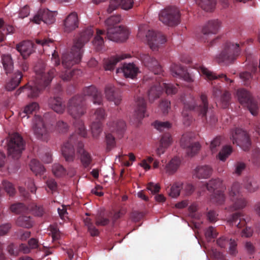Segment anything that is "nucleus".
Returning a JSON list of instances; mask_svg holds the SVG:
<instances>
[{
  "mask_svg": "<svg viewBox=\"0 0 260 260\" xmlns=\"http://www.w3.org/2000/svg\"><path fill=\"white\" fill-rule=\"evenodd\" d=\"M104 117V111L102 109H98L97 110L94 114L92 115V118L98 120V121L100 120Z\"/></svg>",
  "mask_w": 260,
  "mask_h": 260,
  "instance_id": "e2e57ef3",
  "label": "nucleus"
},
{
  "mask_svg": "<svg viewBox=\"0 0 260 260\" xmlns=\"http://www.w3.org/2000/svg\"><path fill=\"white\" fill-rule=\"evenodd\" d=\"M109 125L112 127V131L119 132L123 131L125 127V122L120 120L117 122H114L112 123H109Z\"/></svg>",
  "mask_w": 260,
  "mask_h": 260,
  "instance_id": "49530a36",
  "label": "nucleus"
},
{
  "mask_svg": "<svg viewBox=\"0 0 260 260\" xmlns=\"http://www.w3.org/2000/svg\"><path fill=\"white\" fill-rule=\"evenodd\" d=\"M92 35V30L87 29L83 32L79 40L75 42L70 54L63 57L62 63L64 67H70L80 61L82 54V48Z\"/></svg>",
  "mask_w": 260,
  "mask_h": 260,
  "instance_id": "f257e3e1",
  "label": "nucleus"
},
{
  "mask_svg": "<svg viewBox=\"0 0 260 260\" xmlns=\"http://www.w3.org/2000/svg\"><path fill=\"white\" fill-rule=\"evenodd\" d=\"M145 64L155 74H158L161 72V68L157 60L149 56H147L145 59Z\"/></svg>",
  "mask_w": 260,
  "mask_h": 260,
  "instance_id": "393cba45",
  "label": "nucleus"
},
{
  "mask_svg": "<svg viewBox=\"0 0 260 260\" xmlns=\"http://www.w3.org/2000/svg\"><path fill=\"white\" fill-rule=\"evenodd\" d=\"M201 100L202 102L203 106L196 107V102L194 99H191L187 104L185 105V109L190 110H197L199 115L204 116L206 115L207 109L208 104L207 102V97L205 95H202L201 96Z\"/></svg>",
  "mask_w": 260,
  "mask_h": 260,
  "instance_id": "ddd939ff",
  "label": "nucleus"
},
{
  "mask_svg": "<svg viewBox=\"0 0 260 260\" xmlns=\"http://www.w3.org/2000/svg\"><path fill=\"white\" fill-rule=\"evenodd\" d=\"M31 170L36 174L43 172L45 170L44 167L37 160H32L30 164Z\"/></svg>",
  "mask_w": 260,
  "mask_h": 260,
  "instance_id": "4c0bfd02",
  "label": "nucleus"
},
{
  "mask_svg": "<svg viewBox=\"0 0 260 260\" xmlns=\"http://www.w3.org/2000/svg\"><path fill=\"white\" fill-rule=\"evenodd\" d=\"M125 57H116L113 60L109 61L108 63L105 65V68L106 70H112L114 66L120 60L125 58Z\"/></svg>",
  "mask_w": 260,
  "mask_h": 260,
  "instance_id": "5fc2aeb1",
  "label": "nucleus"
},
{
  "mask_svg": "<svg viewBox=\"0 0 260 260\" xmlns=\"http://www.w3.org/2000/svg\"><path fill=\"white\" fill-rule=\"evenodd\" d=\"M39 109V106L38 103L35 102L31 103L24 107L23 111L19 114L20 117L22 119L24 118H28L29 114L37 111Z\"/></svg>",
  "mask_w": 260,
  "mask_h": 260,
  "instance_id": "a878e982",
  "label": "nucleus"
},
{
  "mask_svg": "<svg viewBox=\"0 0 260 260\" xmlns=\"http://www.w3.org/2000/svg\"><path fill=\"white\" fill-rule=\"evenodd\" d=\"M83 100L82 97L76 96L70 101L69 112L74 118H80L85 112V108L83 103Z\"/></svg>",
  "mask_w": 260,
  "mask_h": 260,
  "instance_id": "423d86ee",
  "label": "nucleus"
},
{
  "mask_svg": "<svg viewBox=\"0 0 260 260\" xmlns=\"http://www.w3.org/2000/svg\"><path fill=\"white\" fill-rule=\"evenodd\" d=\"M220 27L219 21L216 20L209 22L203 29V33L204 35L208 34H216Z\"/></svg>",
  "mask_w": 260,
  "mask_h": 260,
  "instance_id": "bb28decb",
  "label": "nucleus"
},
{
  "mask_svg": "<svg viewBox=\"0 0 260 260\" xmlns=\"http://www.w3.org/2000/svg\"><path fill=\"white\" fill-rule=\"evenodd\" d=\"M230 98V94L228 92L224 93L222 98L218 102V103L223 108H225L228 106V102Z\"/></svg>",
  "mask_w": 260,
  "mask_h": 260,
  "instance_id": "603ef678",
  "label": "nucleus"
},
{
  "mask_svg": "<svg viewBox=\"0 0 260 260\" xmlns=\"http://www.w3.org/2000/svg\"><path fill=\"white\" fill-rule=\"evenodd\" d=\"M2 62L6 74L11 73L14 68L13 61L10 55L2 56Z\"/></svg>",
  "mask_w": 260,
  "mask_h": 260,
  "instance_id": "2f4dec72",
  "label": "nucleus"
},
{
  "mask_svg": "<svg viewBox=\"0 0 260 260\" xmlns=\"http://www.w3.org/2000/svg\"><path fill=\"white\" fill-rule=\"evenodd\" d=\"M78 27V17L75 12L70 14L64 21V31L70 32Z\"/></svg>",
  "mask_w": 260,
  "mask_h": 260,
  "instance_id": "dca6fc26",
  "label": "nucleus"
},
{
  "mask_svg": "<svg viewBox=\"0 0 260 260\" xmlns=\"http://www.w3.org/2000/svg\"><path fill=\"white\" fill-rule=\"evenodd\" d=\"M147 188L152 193H155L159 191L160 186L158 184H155L154 183L150 182L148 184Z\"/></svg>",
  "mask_w": 260,
  "mask_h": 260,
  "instance_id": "bf43d9fd",
  "label": "nucleus"
},
{
  "mask_svg": "<svg viewBox=\"0 0 260 260\" xmlns=\"http://www.w3.org/2000/svg\"><path fill=\"white\" fill-rule=\"evenodd\" d=\"M137 36L142 41L147 42L152 51H157L167 41L166 37L161 33L152 30L147 31L145 25L139 27Z\"/></svg>",
  "mask_w": 260,
  "mask_h": 260,
  "instance_id": "7ed1b4c3",
  "label": "nucleus"
},
{
  "mask_svg": "<svg viewBox=\"0 0 260 260\" xmlns=\"http://www.w3.org/2000/svg\"><path fill=\"white\" fill-rule=\"evenodd\" d=\"M231 139L232 140L233 143H236L241 146L244 143H248V138L246 133L239 128H237L231 132Z\"/></svg>",
  "mask_w": 260,
  "mask_h": 260,
  "instance_id": "2eb2a0df",
  "label": "nucleus"
},
{
  "mask_svg": "<svg viewBox=\"0 0 260 260\" xmlns=\"http://www.w3.org/2000/svg\"><path fill=\"white\" fill-rule=\"evenodd\" d=\"M3 186L6 191L10 195H13L15 193V189L13 187V185L10 182L6 181H4Z\"/></svg>",
  "mask_w": 260,
  "mask_h": 260,
  "instance_id": "4d7b16f0",
  "label": "nucleus"
},
{
  "mask_svg": "<svg viewBox=\"0 0 260 260\" xmlns=\"http://www.w3.org/2000/svg\"><path fill=\"white\" fill-rule=\"evenodd\" d=\"M91 132L94 137L96 138L101 133V124L99 121L94 122L92 123Z\"/></svg>",
  "mask_w": 260,
  "mask_h": 260,
  "instance_id": "de8ad7c7",
  "label": "nucleus"
},
{
  "mask_svg": "<svg viewBox=\"0 0 260 260\" xmlns=\"http://www.w3.org/2000/svg\"><path fill=\"white\" fill-rule=\"evenodd\" d=\"M221 143L219 138H215L211 142L210 149L212 153H215L218 150Z\"/></svg>",
  "mask_w": 260,
  "mask_h": 260,
  "instance_id": "8fccbe9b",
  "label": "nucleus"
},
{
  "mask_svg": "<svg viewBox=\"0 0 260 260\" xmlns=\"http://www.w3.org/2000/svg\"><path fill=\"white\" fill-rule=\"evenodd\" d=\"M58 212L60 218L63 220L68 219L67 208L65 206H62V208H58Z\"/></svg>",
  "mask_w": 260,
  "mask_h": 260,
  "instance_id": "0e129e2a",
  "label": "nucleus"
},
{
  "mask_svg": "<svg viewBox=\"0 0 260 260\" xmlns=\"http://www.w3.org/2000/svg\"><path fill=\"white\" fill-rule=\"evenodd\" d=\"M212 169L208 165L199 166L194 171V176L200 179L207 178L211 175Z\"/></svg>",
  "mask_w": 260,
  "mask_h": 260,
  "instance_id": "5701e85b",
  "label": "nucleus"
},
{
  "mask_svg": "<svg viewBox=\"0 0 260 260\" xmlns=\"http://www.w3.org/2000/svg\"><path fill=\"white\" fill-rule=\"evenodd\" d=\"M22 76L20 72H16L12 79L7 84L6 86L7 90L11 91L14 89L20 83Z\"/></svg>",
  "mask_w": 260,
  "mask_h": 260,
  "instance_id": "c85d7f7f",
  "label": "nucleus"
},
{
  "mask_svg": "<svg viewBox=\"0 0 260 260\" xmlns=\"http://www.w3.org/2000/svg\"><path fill=\"white\" fill-rule=\"evenodd\" d=\"M109 223V219L104 216L99 215L96 217L95 223L98 226H105Z\"/></svg>",
  "mask_w": 260,
  "mask_h": 260,
  "instance_id": "864d4df0",
  "label": "nucleus"
},
{
  "mask_svg": "<svg viewBox=\"0 0 260 260\" xmlns=\"http://www.w3.org/2000/svg\"><path fill=\"white\" fill-rule=\"evenodd\" d=\"M161 93V89L158 87H153L149 91L148 97L150 101H153L157 98Z\"/></svg>",
  "mask_w": 260,
  "mask_h": 260,
  "instance_id": "c03bdc74",
  "label": "nucleus"
},
{
  "mask_svg": "<svg viewBox=\"0 0 260 260\" xmlns=\"http://www.w3.org/2000/svg\"><path fill=\"white\" fill-rule=\"evenodd\" d=\"M248 108L252 115H255L257 113L258 106L257 104L252 100H251L247 104Z\"/></svg>",
  "mask_w": 260,
  "mask_h": 260,
  "instance_id": "3c124183",
  "label": "nucleus"
},
{
  "mask_svg": "<svg viewBox=\"0 0 260 260\" xmlns=\"http://www.w3.org/2000/svg\"><path fill=\"white\" fill-rule=\"evenodd\" d=\"M145 103L143 98H140L137 102L135 114L138 118H143L145 116Z\"/></svg>",
  "mask_w": 260,
  "mask_h": 260,
  "instance_id": "473e14b6",
  "label": "nucleus"
},
{
  "mask_svg": "<svg viewBox=\"0 0 260 260\" xmlns=\"http://www.w3.org/2000/svg\"><path fill=\"white\" fill-rule=\"evenodd\" d=\"M171 74L176 78H182L188 82L192 81V78L181 66L174 64L171 67Z\"/></svg>",
  "mask_w": 260,
  "mask_h": 260,
  "instance_id": "a211bd4d",
  "label": "nucleus"
},
{
  "mask_svg": "<svg viewBox=\"0 0 260 260\" xmlns=\"http://www.w3.org/2000/svg\"><path fill=\"white\" fill-rule=\"evenodd\" d=\"M133 5V0H111L107 11L109 13H112L119 6L122 9L127 10L131 9Z\"/></svg>",
  "mask_w": 260,
  "mask_h": 260,
  "instance_id": "f3484780",
  "label": "nucleus"
},
{
  "mask_svg": "<svg viewBox=\"0 0 260 260\" xmlns=\"http://www.w3.org/2000/svg\"><path fill=\"white\" fill-rule=\"evenodd\" d=\"M83 144H80V148L78 150L79 153L80 154V160L83 165L85 167L88 166L91 161V158L90 154L82 149Z\"/></svg>",
  "mask_w": 260,
  "mask_h": 260,
  "instance_id": "f704fd0d",
  "label": "nucleus"
},
{
  "mask_svg": "<svg viewBox=\"0 0 260 260\" xmlns=\"http://www.w3.org/2000/svg\"><path fill=\"white\" fill-rule=\"evenodd\" d=\"M171 137L169 134H166L162 136L160 140V143L162 146L168 148L172 144Z\"/></svg>",
  "mask_w": 260,
  "mask_h": 260,
  "instance_id": "6e6d98bb",
  "label": "nucleus"
},
{
  "mask_svg": "<svg viewBox=\"0 0 260 260\" xmlns=\"http://www.w3.org/2000/svg\"><path fill=\"white\" fill-rule=\"evenodd\" d=\"M179 16L178 10L174 7H169L161 10L159 15L160 20L169 25L177 24Z\"/></svg>",
  "mask_w": 260,
  "mask_h": 260,
  "instance_id": "6e6552de",
  "label": "nucleus"
},
{
  "mask_svg": "<svg viewBox=\"0 0 260 260\" xmlns=\"http://www.w3.org/2000/svg\"><path fill=\"white\" fill-rule=\"evenodd\" d=\"M183 188L181 183H176L171 188L169 195L173 198H177L180 194L181 189Z\"/></svg>",
  "mask_w": 260,
  "mask_h": 260,
  "instance_id": "ea45409f",
  "label": "nucleus"
},
{
  "mask_svg": "<svg viewBox=\"0 0 260 260\" xmlns=\"http://www.w3.org/2000/svg\"><path fill=\"white\" fill-rule=\"evenodd\" d=\"M199 72L200 74L205 75L206 77L209 80H213L218 78V77L216 75H215V74L209 71L207 68H206L204 66H201L200 67ZM222 77L224 78L225 81L232 82V80L228 78L225 75L222 74L221 75L218 76L219 78H221Z\"/></svg>",
  "mask_w": 260,
  "mask_h": 260,
  "instance_id": "cd10ccee",
  "label": "nucleus"
},
{
  "mask_svg": "<svg viewBox=\"0 0 260 260\" xmlns=\"http://www.w3.org/2000/svg\"><path fill=\"white\" fill-rule=\"evenodd\" d=\"M105 94L107 99L114 102L115 105H118L121 101V96L115 91L112 85H108L105 88Z\"/></svg>",
  "mask_w": 260,
  "mask_h": 260,
  "instance_id": "4be33fe9",
  "label": "nucleus"
},
{
  "mask_svg": "<svg viewBox=\"0 0 260 260\" xmlns=\"http://www.w3.org/2000/svg\"><path fill=\"white\" fill-rule=\"evenodd\" d=\"M36 42L38 44H40L42 45L43 47H45L49 46V44H52L53 43L52 41L50 39H43V40H39L37 39L36 40Z\"/></svg>",
  "mask_w": 260,
  "mask_h": 260,
  "instance_id": "69168bd1",
  "label": "nucleus"
},
{
  "mask_svg": "<svg viewBox=\"0 0 260 260\" xmlns=\"http://www.w3.org/2000/svg\"><path fill=\"white\" fill-rule=\"evenodd\" d=\"M104 31L102 30L97 29L96 36L94 38L93 41V44L96 50H100L103 48L104 45V40L101 37V35L103 34Z\"/></svg>",
  "mask_w": 260,
  "mask_h": 260,
  "instance_id": "c9c22d12",
  "label": "nucleus"
},
{
  "mask_svg": "<svg viewBox=\"0 0 260 260\" xmlns=\"http://www.w3.org/2000/svg\"><path fill=\"white\" fill-rule=\"evenodd\" d=\"M237 95L239 102L242 104H248L252 100L250 94L247 91L243 89L237 91Z\"/></svg>",
  "mask_w": 260,
  "mask_h": 260,
  "instance_id": "72a5a7b5",
  "label": "nucleus"
},
{
  "mask_svg": "<svg viewBox=\"0 0 260 260\" xmlns=\"http://www.w3.org/2000/svg\"><path fill=\"white\" fill-rule=\"evenodd\" d=\"M153 126L155 128H156L158 131H162L166 128L171 127V124L168 121H155L153 123Z\"/></svg>",
  "mask_w": 260,
  "mask_h": 260,
  "instance_id": "09e8293b",
  "label": "nucleus"
},
{
  "mask_svg": "<svg viewBox=\"0 0 260 260\" xmlns=\"http://www.w3.org/2000/svg\"><path fill=\"white\" fill-rule=\"evenodd\" d=\"M208 190H216L214 196V201L221 204L224 201L223 190L225 189L222 181L219 179H212L209 181L206 186Z\"/></svg>",
  "mask_w": 260,
  "mask_h": 260,
  "instance_id": "0eeeda50",
  "label": "nucleus"
},
{
  "mask_svg": "<svg viewBox=\"0 0 260 260\" xmlns=\"http://www.w3.org/2000/svg\"><path fill=\"white\" fill-rule=\"evenodd\" d=\"M18 225L26 228H29L32 225V223L29 217L26 216H20L17 220Z\"/></svg>",
  "mask_w": 260,
  "mask_h": 260,
  "instance_id": "37998d69",
  "label": "nucleus"
},
{
  "mask_svg": "<svg viewBox=\"0 0 260 260\" xmlns=\"http://www.w3.org/2000/svg\"><path fill=\"white\" fill-rule=\"evenodd\" d=\"M181 146L185 149L187 154L190 156L197 154L201 148L200 144L198 142L194 141L192 137L188 134L182 136Z\"/></svg>",
  "mask_w": 260,
  "mask_h": 260,
  "instance_id": "1a4fd4ad",
  "label": "nucleus"
},
{
  "mask_svg": "<svg viewBox=\"0 0 260 260\" xmlns=\"http://www.w3.org/2000/svg\"><path fill=\"white\" fill-rule=\"evenodd\" d=\"M75 141V137L72 136L62 146L61 152L66 161H71L74 159L73 143H74Z\"/></svg>",
  "mask_w": 260,
  "mask_h": 260,
  "instance_id": "f8f14e48",
  "label": "nucleus"
},
{
  "mask_svg": "<svg viewBox=\"0 0 260 260\" xmlns=\"http://www.w3.org/2000/svg\"><path fill=\"white\" fill-rule=\"evenodd\" d=\"M44 87L42 85L38 84L36 83H32L31 85H26L24 87L17 90V92H21L22 91L24 92L28 97L35 98L38 96L41 90Z\"/></svg>",
  "mask_w": 260,
  "mask_h": 260,
  "instance_id": "4468645a",
  "label": "nucleus"
},
{
  "mask_svg": "<svg viewBox=\"0 0 260 260\" xmlns=\"http://www.w3.org/2000/svg\"><path fill=\"white\" fill-rule=\"evenodd\" d=\"M52 172L57 177H62L67 174L66 170L63 167L58 164H55L52 167Z\"/></svg>",
  "mask_w": 260,
  "mask_h": 260,
  "instance_id": "a19ab883",
  "label": "nucleus"
},
{
  "mask_svg": "<svg viewBox=\"0 0 260 260\" xmlns=\"http://www.w3.org/2000/svg\"><path fill=\"white\" fill-rule=\"evenodd\" d=\"M35 71L38 76V78H39L40 76H41L40 81L36 83L42 85L43 87H45L50 83L55 74L54 69H51L47 73L42 75L43 73L42 71H39L37 66L35 67Z\"/></svg>",
  "mask_w": 260,
  "mask_h": 260,
  "instance_id": "6ab92c4d",
  "label": "nucleus"
},
{
  "mask_svg": "<svg viewBox=\"0 0 260 260\" xmlns=\"http://www.w3.org/2000/svg\"><path fill=\"white\" fill-rule=\"evenodd\" d=\"M49 104L51 108L56 113H61L64 110L65 106L62 104L61 99L58 97L50 98Z\"/></svg>",
  "mask_w": 260,
  "mask_h": 260,
  "instance_id": "b1692460",
  "label": "nucleus"
},
{
  "mask_svg": "<svg viewBox=\"0 0 260 260\" xmlns=\"http://www.w3.org/2000/svg\"><path fill=\"white\" fill-rule=\"evenodd\" d=\"M11 210L14 213H18L24 210V206L21 203L12 205L11 207Z\"/></svg>",
  "mask_w": 260,
  "mask_h": 260,
  "instance_id": "052dcab7",
  "label": "nucleus"
},
{
  "mask_svg": "<svg viewBox=\"0 0 260 260\" xmlns=\"http://www.w3.org/2000/svg\"><path fill=\"white\" fill-rule=\"evenodd\" d=\"M121 20L120 15H113L105 21L107 27V38L109 40L116 42L125 41L128 38L130 32L120 25H117Z\"/></svg>",
  "mask_w": 260,
  "mask_h": 260,
  "instance_id": "f03ea898",
  "label": "nucleus"
},
{
  "mask_svg": "<svg viewBox=\"0 0 260 260\" xmlns=\"http://www.w3.org/2000/svg\"><path fill=\"white\" fill-rule=\"evenodd\" d=\"M138 72V69L134 63H128L124 64L121 68H118L116 70V73H122L123 75L126 78H133Z\"/></svg>",
  "mask_w": 260,
  "mask_h": 260,
  "instance_id": "aec40b11",
  "label": "nucleus"
},
{
  "mask_svg": "<svg viewBox=\"0 0 260 260\" xmlns=\"http://www.w3.org/2000/svg\"><path fill=\"white\" fill-rule=\"evenodd\" d=\"M14 31V28L12 26L9 25H4V22L2 19H0V42L4 40L5 37Z\"/></svg>",
  "mask_w": 260,
  "mask_h": 260,
  "instance_id": "7c9ffc66",
  "label": "nucleus"
},
{
  "mask_svg": "<svg viewBox=\"0 0 260 260\" xmlns=\"http://www.w3.org/2000/svg\"><path fill=\"white\" fill-rule=\"evenodd\" d=\"M56 15V11L41 9L35 15L32 20L37 24H40L41 21L46 24H52L55 21Z\"/></svg>",
  "mask_w": 260,
  "mask_h": 260,
  "instance_id": "9d476101",
  "label": "nucleus"
},
{
  "mask_svg": "<svg viewBox=\"0 0 260 260\" xmlns=\"http://www.w3.org/2000/svg\"><path fill=\"white\" fill-rule=\"evenodd\" d=\"M180 159L178 157L172 158L166 166V171L168 174L174 173L179 168L180 165Z\"/></svg>",
  "mask_w": 260,
  "mask_h": 260,
  "instance_id": "c756f323",
  "label": "nucleus"
},
{
  "mask_svg": "<svg viewBox=\"0 0 260 260\" xmlns=\"http://www.w3.org/2000/svg\"><path fill=\"white\" fill-rule=\"evenodd\" d=\"M200 5L205 11H210L214 8L215 3L214 0H201Z\"/></svg>",
  "mask_w": 260,
  "mask_h": 260,
  "instance_id": "79ce46f5",
  "label": "nucleus"
},
{
  "mask_svg": "<svg viewBox=\"0 0 260 260\" xmlns=\"http://www.w3.org/2000/svg\"><path fill=\"white\" fill-rule=\"evenodd\" d=\"M246 205V201L242 198L238 199L236 203H235V205L234 208L235 210L240 209L244 208Z\"/></svg>",
  "mask_w": 260,
  "mask_h": 260,
  "instance_id": "680f3d73",
  "label": "nucleus"
},
{
  "mask_svg": "<svg viewBox=\"0 0 260 260\" xmlns=\"http://www.w3.org/2000/svg\"><path fill=\"white\" fill-rule=\"evenodd\" d=\"M163 84L165 88L166 89V93L168 94H173L177 92V88L173 85L167 83H164Z\"/></svg>",
  "mask_w": 260,
  "mask_h": 260,
  "instance_id": "13d9d810",
  "label": "nucleus"
},
{
  "mask_svg": "<svg viewBox=\"0 0 260 260\" xmlns=\"http://www.w3.org/2000/svg\"><path fill=\"white\" fill-rule=\"evenodd\" d=\"M170 102L166 101L162 102L159 105L160 108L162 111V112L165 113H167L168 111V109L170 108Z\"/></svg>",
  "mask_w": 260,
  "mask_h": 260,
  "instance_id": "338daca9",
  "label": "nucleus"
},
{
  "mask_svg": "<svg viewBox=\"0 0 260 260\" xmlns=\"http://www.w3.org/2000/svg\"><path fill=\"white\" fill-rule=\"evenodd\" d=\"M239 187L238 185L235 184L233 185L229 192L230 196L233 197L237 196L239 193Z\"/></svg>",
  "mask_w": 260,
  "mask_h": 260,
  "instance_id": "774afa93",
  "label": "nucleus"
},
{
  "mask_svg": "<svg viewBox=\"0 0 260 260\" xmlns=\"http://www.w3.org/2000/svg\"><path fill=\"white\" fill-rule=\"evenodd\" d=\"M32 129L37 139L42 141L48 139V132L41 117L35 116L32 122Z\"/></svg>",
  "mask_w": 260,
  "mask_h": 260,
  "instance_id": "9b49d317",
  "label": "nucleus"
},
{
  "mask_svg": "<svg viewBox=\"0 0 260 260\" xmlns=\"http://www.w3.org/2000/svg\"><path fill=\"white\" fill-rule=\"evenodd\" d=\"M88 95L92 96L93 102L94 104H100L101 102V95L98 92L96 89L94 87H90L88 88Z\"/></svg>",
  "mask_w": 260,
  "mask_h": 260,
  "instance_id": "58836bf2",
  "label": "nucleus"
},
{
  "mask_svg": "<svg viewBox=\"0 0 260 260\" xmlns=\"http://www.w3.org/2000/svg\"><path fill=\"white\" fill-rule=\"evenodd\" d=\"M17 49L23 58L27 57L33 52V44L30 41H24L17 45Z\"/></svg>",
  "mask_w": 260,
  "mask_h": 260,
  "instance_id": "412c9836",
  "label": "nucleus"
},
{
  "mask_svg": "<svg viewBox=\"0 0 260 260\" xmlns=\"http://www.w3.org/2000/svg\"><path fill=\"white\" fill-rule=\"evenodd\" d=\"M231 147L225 146L223 147L219 152L218 154V158L221 161H224L226 158L231 154Z\"/></svg>",
  "mask_w": 260,
  "mask_h": 260,
  "instance_id": "a18cd8bd",
  "label": "nucleus"
},
{
  "mask_svg": "<svg viewBox=\"0 0 260 260\" xmlns=\"http://www.w3.org/2000/svg\"><path fill=\"white\" fill-rule=\"evenodd\" d=\"M239 45L234 44L231 42L225 43L220 53L216 57L217 61L221 62L230 61L234 58V56L238 52Z\"/></svg>",
  "mask_w": 260,
  "mask_h": 260,
  "instance_id": "39448f33",
  "label": "nucleus"
},
{
  "mask_svg": "<svg viewBox=\"0 0 260 260\" xmlns=\"http://www.w3.org/2000/svg\"><path fill=\"white\" fill-rule=\"evenodd\" d=\"M7 149L8 154L13 158L20 155L24 149V142L20 135L14 133L9 135L7 139Z\"/></svg>",
  "mask_w": 260,
  "mask_h": 260,
  "instance_id": "20e7f679",
  "label": "nucleus"
},
{
  "mask_svg": "<svg viewBox=\"0 0 260 260\" xmlns=\"http://www.w3.org/2000/svg\"><path fill=\"white\" fill-rule=\"evenodd\" d=\"M85 225L87 227L88 232L91 236H97L99 234V230L92 224L90 219L86 218L84 220Z\"/></svg>",
  "mask_w": 260,
  "mask_h": 260,
  "instance_id": "e433bc0d",
  "label": "nucleus"
}]
</instances>
